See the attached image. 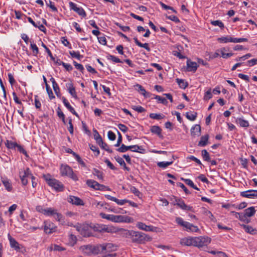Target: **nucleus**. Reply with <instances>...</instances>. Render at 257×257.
<instances>
[{"label": "nucleus", "instance_id": "nucleus-1", "mask_svg": "<svg viewBox=\"0 0 257 257\" xmlns=\"http://www.w3.org/2000/svg\"><path fill=\"white\" fill-rule=\"evenodd\" d=\"M43 178L47 184L57 191H62L64 189V186L59 181L51 178L50 174L43 175Z\"/></svg>", "mask_w": 257, "mask_h": 257}, {"label": "nucleus", "instance_id": "nucleus-2", "mask_svg": "<svg viewBox=\"0 0 257 257\" xmlns=\"http://www.w3.org/2000/svg\"><path fill=\"white\" fill-rule=\"evenodd\" d=\"M60 173L62 176H67L74 181L78 180L77 175L74 173L72 169L67 165H61Z\"/></svg>", "mask_w": 257, "mask_h": 257}, {"label": "nucleus", "instance_id": "nucleus-3", "mask_svg": "<svg viewBox=\"0 0 257 257\" xmlns=\"http://www.w3.org/2000/svg\"><path fill=\"white\" fill-rule=\"evenodd\" d=\"M176 222L179 225L185 228L187 231H190L195 232H198L200 231V229L197 226L194 225L189 222L184 221L183 219L180 217H177L176 218Z\"/></svg>", "mask_w": 257, "mask_h": 257}, {"label": "nucleus", "instance_id": "nucleus-4", "mask_svg": "<svg viewBox=\"0 0 257 257\" xmlns=\"http://www.w3.org/2000/svg\"><path fill=\"white\" fill-rule=\"evenodd\" d=\"M74 226L76 227V230L83 236L89 237L91 236V225L87 224H78Z\"/></svg>", "mask_w": 257, "mask_h": 257}, {"label": "nucleus", "instance_id": "nucleus-5", "mask_svg": "<svg viewBox=\"0 0 257 257\" xmlns=\"http://www.w3.org/2000/svg\"><path fill=\"white\" fill-rule=\"evenodd\" d=\"M210 238L207 236H199L193 237V246L201 247L210 243Z\"/></svg>", "mask_w": 257, "mask_h": 257}, {"label": "nucleus", "instance_id": "nucleus-6", "mask_svg": "<svg viewBox=\"0 0 257 257\" xmlns=\"http://www.w3.org/2000/svg\"><path fill=\"white\" fill-rule=\"evenodd\" d=\"M130 234L133 242L142 243L146 240V234L142 232L132 231Z\"/></svg>", "mask_w": 257, "mask_h": 257}, {"label": "nucleus", "instance_id": "nucleus-7", "mask_svg": "<svg viewBox=\"0 0 257 257\" xmlns=\"http://www.w3.org/2000/svg\"><path fill=\"white\" fill-rule=\"evenodd\" d=\"M132 220L130 217L111 214L109 220L114 222H131Z\"/></svg>", "mask_w": 257, "mask_h": 257}, {"label": "nucleus", "instance_id": "nucleus-8", "mask_svg": "<svg viewBox=\"0 0 257 257\" xmlns=\"http://www.w3.org/2000/svg\"><path fill=\"white\" fill-rule=\"evenodd\" d=\"M69 5L70 9L77 13L79 16L83 18L86 16V14L82 8L78 7L76 4L72 2H69Z\"/></svg>", "mask_w": 257, "mask_h": 257}, {"label": "nucleus", "instance_id": "nucleus-9", "mask_svg": "<svg viewBox=\"0 0 257 257\" xmlns=\"http://www.w3.org/2000/svg\"><path fill=\"white\" fill-rule=\"evenodd\" d=\"M44 231L46 233L51 234L56 231V226L52 222L46 221L44 222Z\"/></svg>", "mask_w": 257, "mask_h": 257}, {"label": "nucleus", "instance_id": "nucleus-10", "mask_svg": "<svg viewBox=\"0 0 257 257\" xmlns=\"http://www.w3.org/2000/svg\"><path fill=\"white\" fill-rule=\"evenodd\" d=\"M31 175L32 174L29 168L24 170L23 172L20 173V177L23 185H26L28 184V178H30Z\"/></svg>", "mask_w": 257, "mask_h": 257}, {"label": "nucleus", "instance_id": "nucleus-11", "mask_svg": "<svg viewBox=\"0 0 257 257\" xmlns=\"http://www.w3.org/2000/svg\"><path fill=\"white\" fill-rule=\"evenodd\" d=\"M173 197L174 198L176 202V204L180 208L184 210L194 212L193 207L192 206L186 205L183 200H182L181 199H178L174 196H173Z\"/></svg>", "mask_w": 257, "mask_h": 257}, {"label": "nucleus", "instance_id": "nucleus-12", "mask_svg": "<svg viewBox=\"0 0 257 257\" xmlns=\"http://www.w3.org/2000/svg\"><path fill=\"white\" fill-rule=\"evenodd\" d=\"M240 196L248 198H257V190H248L240 193Z\"/></svg>", "mask_w": 257, "mask_h": 257}, {"label": "nucleus", "instance_id": "nucleus-13", "mask_svg": "<svg viewBox=\"0 0 257 257\" xmlns=\"http://www.w3.org/2000/svg\"><path fill=\"white\" fill-rule=\"evenodd\" d=\"M68 202L76 205H84L83 201L78 197L74 196H69L67 198Z\"/></svg>", "mask_w": 257, "mask_h": 257}, {"label": "nucleus", "instance_id": "nucleus-14", "mask_svg": "<svg viewBox=\"0 0 257 257\" xmlns=\"http://www.w3.org/2000/svg\"><path fill=\"white\" fill-rule=\"evenodd\" d=\"M198 67L197 63L188 59L187 61V71L188 72H195Z\"/></svg>", "mask_w": 257, "mask_h": 257}, {"label": "nucleus", "instance_id": "nucleus-15", "mask_svg": "<svg viewBox=\"0 0 257 257\" xmlns=\"http://www.w3.org/2000/svg\"><path fill=\"white\" fill-rule=\"evenodd\" d=\"M229 50V48L222 47L218 49V51L220 52L221 56L224 59H227L233 55L232 53H227Z\"/></svg>", "mask_w": 257, "mask_h": 257}, {"label": "nucleus", "instance_id": "nucleus-16", "mask_svg": "<svg viewBox=\"0 0 257 257\" xmlns=\"http://www.w3.org/2000/svg\"><path fill=\"white\" fill-rule=\"evenodd\" d=\"M8 238L10 241L11 247L14 248L17 251L20 250L21 247L19 242L10 234L8 235Z\"/></svg>", "mask_w": 257, "mask_h": 257}, {"label": "nucleus", "instance_id": "nucleus-17", "mask_svg": "<svg viewBox=\"0 0 257 257\" xmlns=\"http://www.w3.org/2000/svg\"><path fill=\"white\" fill-rule=\"evenodd\" d=\"M62 100L63 101L64 105L65 106V107L74 115L76 116L77 117H78V113L75 111L73 107L70 104L69 102L68 101V100L66 99V98L64 96L62 97Z\"/></svg>", "mask_w": 257, "mask_h": 257}, {"label": "nucleus", "instance_id": "nucleus-18", "mask_svg": "<svg viewBox=\"0 0 257 257\" xmlns=\"http://www.w3.org/2000/svg\"><path fill=\"white\" fill-rule=\"evenodd\" d=\"M193 237H187L181 238L180 241V243L183 246H193Z\"/></svg>", "mask_w": 257, "mask_h": 257}, {"label": "nucleus", "instance_id": "nucleus-19", "mask_svg": "<svg viewBox=\"0 0 257 257\" xmlns=\"http://www.w3.org/2000/svg\"><path fill=\"white\" fill-rule=\"evenodd\" d=\"M92 249L93 246L90 245H83L80 247V249L82 251V252L84 254L88 255L92 254Z\"/></svg>", "mask_w": 257, "mask_h": 257}, {"label": "nucleus", "instance_id": "nucleus-20", "mask_svg": "<svg viewBox=\"0 0 257 257\" xmlns=\"http://www.w3.org/2000/svg\"><path fill=\"white\" fill-rule=\"evenodd\" d=\"M201 134V126L199 124H196L191 129V134L193 137L199 136Z\"/></svg>", "mask_w": 257, "mask_h": 257}, {"label": "nucleus", "instance_id": "nucleus-21", "mask_svg": "<svg viewBox=\"0 0 257 257\" xmlns=\"http://www.w3.org/2000/svg\"><path fill=\"white\" fill-rule=\"evenodd\" d=\"M150 131L151 133L156 134L159 137L162 138L163 136L162 135V129L160 126L158 125L152 126Z\"/></svg>", "mask_w": 257, "mask_h": 257}, {"label": "nucleus", "instance_id": "nucleus-22", "mask_svg": "<svg viewBox=\"0 0 257 257\" xmlns=\"http://www.w3.org/2000/svg\"><path fill=\"white\" fill-rule=\"evenodd\" d=\"M1 179L2 182L5 187L6 189L9 192L11 191L13 189V187L11 182H10V180L7 178L3 177H2Z\"/></svg>", "mask_w": 257, "mask_h": 257}, {"label": "nucleus", "instance_id": "nucleus-23", "mask_svg": "<svg viewBox=\"0 0 257 257\" xmlns=\"http://www.w3.org/2000/svg\"><path fill=\"white\" fill-rule=\"evenodd\" d=\"M92 251V254H105V251H103L102 244H98L96 246H93Z\"/></svg>", "mask_w": 257, "mask_h": 257}, {"label": "nucleus", "instance_id": "nucleus-24", "mask_svg": "<svg viewBox=\"0 0 257 257\" xmlns=\"http://www.w3.org/2000/svg\"><path fill=\"white\" fill-rule=\"evenodd\" d=\"M135 87H136V89H137L138 91L144 97H148L150 96L149 93H148L142 85L139 84H137L135 85Z\"/></svg>", "mask_w": 257, "mask_h": 257}, {"label": "nucleus", "instance_id": "nucleus-25", "mask_svg": "<svg viewBox=\"0 0 257 257\" xmlns=\"http://www.w3.org/2000/svg\"><path fill=\"white\" fill-rule=\"evenodd\" d=\"M137 226L140 229L145 230L147 231L153 230V226L147 225L146 224L139 222L137 224Z\"/></svg>", "mask_w": 257, "mask_h": 257}, {"label": "nucleus", "instance_id": "nucleus-26", "mask_svg": "<svg viewBox=\"0 0 257 257\" xmlns=\"http://www.w3.org/2000/svg\"><path fill=\"white\" fill-rule=\"evenodd\" d=\"M103 251H105V254L109 252L112 250H115V246L112 243H105L102 244Z\"/></svg>", "mask_w": 257, "mask_h": 257}, {"label": "nucleus", "instance_id": "nucleus-27", "mask_svg": "<svg viewBox=\"0 0 257 257\" xmlns=\"http://www.w3.org/2000/svg\"><path fill=\"white\" fill-rule=\"evenodd\" d=\"M66 87L68 88L69 92L70 94L74 98H77V94L75 91V87L73 86V85L72 82L67 83L66 84Z\"/></svg>", "mask_w": 257, "mask_h": 257}, {"label": "nucleus", "instance_id": "nucleus-28", "mask_svg": "<svg viewBox=\"0 0 257 257\" xmlns=\"http://www.w3.org/2000/svg\"><path fill=\"white\" fill-rule=\"evenodd\" d=\"M241 226L244 229L245 232L250 233V234H257V230L253 228L251 226L247 225H241Z\"/></svg>", "mask_w": 257, "mask_h": 257}, {"label": "nucleus", "instance_id": "nucleus-29", "mask_svg": "<svg viewBox=\"0 0 257 257\" xmlns=\"http://www.w3.org/2000/svg\"><path fill=\"white\" fill-rule=\"evenodd\" d=\"M255 213V210L254 207H250L244 210V215L245 217H250L252 216Z\"/></svg>", "mask_w": 257, "mask_h": 257}, {"label": "nucleus", "instance_id": "nucleus-30", "mask_svg": "<svg viewBox=\"0 0 257 257\" xmlns=\"http://www.w3.org/2000/svg\"><path fill=\"white\" fill-rule=\"evenodd\" d=\"M236 122L238 123L240 127H247L249 126V122L247 120L243 119L242 118H237Z\"/></svg>", "mask_w": 257, "mask_h": 257}, {"label": "nucleus", "instance_id": "nucleus-31", "mask_svg": "<svg viewBox=\"0 0 257 257\" xmlns=\"http://www.w3.org/2000/svg\"><path fill=\"white\" fill-rule=\"evenodd\" d=\"M209 139V135H206L201 137L200 140L199 142L198 146L204 147L207 145Z\"/></svg>", "mask_w": 257, "mask_h": 257}, {"label": "nucleus", "instance_id": "nucleus-32", "mask_svg": "<svg viewBox=\"0 0 257 257\" xmlns=\"http://www.w3.org/2000/svg\"><path fill=\"white\" fill-rule=\"evenodd\" d=\"M116 162L120 164V165L123 166L124 170L129 171L130 168L126 166V164L123 160V159L119 156L115 157V158Z\"/></svg>", "mask_w": 257, "mask_h": 257}, {"label": "nucleus", "instance_id": "nucleus-33", "mask_svg": "<svg viewBox=\"0 0 257 257\" xmlns=\"http://www.w3.org/2000/svg\"><path fill=\"white\" fill-rule=\"evenodd\" d=\"M217 41L220 43H227L228 42L232 43L233 38L229 36H227L225 37H222L220 38H218L217 39Z\"/></svg>", "mask_w": 257, "mask_h": 257}, {"label": "nucleus", "instance_id": "nucleus-34", "mask_svg": "<svg viewBox=\"0 0 257 257\" xmlns=\"http://www.w3.org/2000/svg\"><path fill=\"white\" fill-rule=\"evenodd\" d=\"M102 232L114 233L116 232V228L112 226L103 224Z\"/></svg>", "mask_w": 257, "mask_h": 257}, {"label": "nucleus", "instance_id": "nucleus-35", "mask_svg": "<svg viewBox=\"0 0 257 257\" xmlns=\"http://www.w3.org/2000/svg\"><path fill=\"white\" fill-rule=\"evenodd\" d=\"M149 117L151 118L156 119V120H161L165 117V116L162 113H151L149 114Z\"/></svg>", "mask_w": 257, "mask_h": 257}, {"label": "nucleus", "instance_id": "nucleus-36", "mask_svg": "<svg viewBox=\"0 0 257 257\" xmlns=\"http://www.w3.org/2000/svg\"><path fill=\"white\" fill-rule=\"evenodd\" d=\"M6 147L9 149H15L17 146V143L11 141L7 140L5 142Z\"/></svg>", "mask_w": 257, "mask_h": 257}, {"label": "nucleus", "instance_id": "nucleus-37", "mask_svg": "<svg viewBox=\"0 0 257 257\" xmlns=\"http://www.w3.org/2000/svg\"><path fill=\"white\" fill-rule=\"evenodd\" d=\"M98 183L97 182L93 180H87L86 181V184L87 186L95 190H96V188H97V185H98Z\"/></svg>", "mask_w": 257, "mask_h": 257}, {"label": "nucleus", "instance_id": "nucleus-38", "mask_svg": "<svg viewBox=\"0 0 257 257\" xmlns=\"http://www.w3.org/2000/svg\"><path fill=\"white\" fill-rule=\"evenodd\" d=\"M56 210L53 208H46L45 209L44 213L43 214L47 216H53L56 213Z\"/></svg>", "mask_w": 257, "mask_h": 257}, {"label": "nucleus", "instance_id": "nucleus-39", "mask_svg": "<svg viewBox=\"0 0 257 257\" xmlns=\"http://www.w3.org/2000/svg\"><path fill=\"white\" fill-rule=\"evenodd\" d=\"M173 163V161L169 162H159L157 163V166L161 168L165 169L168 166L172 165Z\"/></svg>", "mask_w": 257, "mask_h": 257}, {"label": "nucleus", "instance_id": "nucleus-40", "mask_svg": "<svg viewBox=\"0 0 257 257\" xmlns=\"http://www.w3.org/2000/svg\"><path fill=\"white\" fill-rule=\"evenodd\" d=\"M73 156L75 157L78 163L83 168H86V166L85 162L82 160L81 157L76 153H73Z\"/></svg>", "mask_w": 257, "mask_h": 257}, {"label": "nucleus", "instance_id": "nucleus-41", "mask_svg": "<svg viewBox=\"0 0 257 257\" xmlns=\"http://www.w3.org/2000/svg\"><path fill=\"white\" fill-rule=\"evenodd\" d=\"M176 82L181 88L185 89L188 86V83L184 80L182 79H176Z\"/></svg>", "mask_w": 257, "mask_h": 257}, {"label": "nucleus", "instance_id": "nucleus-42", "mask_svg": "<svg viewBox=\"0 0 257 257\" xmlns=\"http://www.w3.org/2000/svg\"><path fill=\"white\" fill-rule=\"evenodd\" d=\"M93 174L96 176H97V178L99 180H103V173L97 169L94 168L93 169Z\"/></svg>", "mask_w": 257, "mask_h": 257}, {"label": "nucleus", "instance_id": "nucleus-43", "mask_svg": "<svg viewBox=\"0 0 257 257\" xmlns=\"http://www.w3.org/2000/svg\"><path fill=\"white\" fill-rule=\"evenodd\" d=\"M130 190L135 195L138 196L140 198H141L142 194L137 188L134 186H131L130 188Z\"/></svg>", "mask_w": 257, "mask_h": 257}, {"label": "nucleus", "instance_id": "nucleus-44", "mask_svg": "<svg viewBox=\"0 0 257 257\" xmlns=\"http://www.w3.org/2000/svg\"><path fill=\"white\" fill-rule=\"evenodd\" d=\"M93 132L94 138L96 140L97 143L99 144L100 143H102V139L98 132L96 130H93Z\"/></svg>", "mask_w": 257, "mask_h": 257}, {"label": "nucleus", "instance_id": "nucleus-45", "mask_svg": "<svg viewBox=\"0 0 257 257\" xmlns=\"http://www.w3.org/2000/svg\"><path fill=\"white\" fill-rule=\"evenodd\" d=\"M103 224H93L91 225V229H92L95 231H98L100 232H102L103 230Z\"/></svg>", "mask_w": 257, "mask_h": 257}, {"label": "nucleus", "instance_id": "nucleus-46", "mask_svg": "<svg viewBox=\"0 0 257 257\" xmlns=\"http://www.w3.org/2000/svg\"><path fill=\"white\" fill-rule=\"evenodd\" d=\"M201 155L203 160L205 161L209 162L210 161V157L209 153L206 150H203L201 152Z\"/></svg>", "mask_w": 257, "mask_h": 257}, {"label": "nucleus", "instance_id": "nucleus-47", "mask_svg": "<svg viewBox=\"0 0 257 257\" xmlns=\"http://www.w3.org/2000/svg\"><path fill=\"white\" fill-rule=\"evenodd\" d=\"M69 54L72 57L77 58L78 60H80L83 58V56L80 54L79 52L72 51H69Z\"/></svg>", "mask_w": 257, "mask_h": 257}, {"label": "nucleus", "instance_id": "nucleus-48", "mask_svg": "<svg viewBox=\"0 0 257 257\" xmlns=\"http://www.w3.org/2000/svg\"><path fill=\"white\" fill-rule=\"evenodd\" d=\"M53 217L55 218L56 220H57L61 223H63L64 219L63 218V216L61 214L57 212V210H56V213L54 214Z\"/></svg>", "mask_w": 257, "mask_h": 257}, {"label": "nucleus", "instance_id": "nucleus-49", "mask_svg": "<svg viewBox=\"0 0 257 257\" xmlns=\"http://www.w3.org/2000/svg\"><path fill=\"white\" fill-rule=\"evenodd\" d=\"M129 150H131V146H126L124 144H122L120 148L116 149V151L120 153H124Z\"/></svg>", "mask_w": 257, "mask_h": 257}, {"label": "nucleus", "instance_id": "nucleus-50", "mask_svg": "<svg viewBox=\"0 0 257 257\" xmlns=\"http://www.w3.org/2000/svg\"><path fill=\"white\" fill-rule=\"evenodd\" d=\"M30 47L31 49L33 51V55L35 56H37L39 52L38 47L34 43H31L30 45Z\"/></svg>", "mask_w": 257, "mask_h": 257}, {"label": "nucleus", "instance_id": "nucleus-51", "mask_svg": "<svg viewBox=\"0 0 257 257\" xmlns=\"http://www.w3.org/2000/svg\"><path fill=\"white\" fill-rule=\"evenodd\" d=\"M232 213H235V217L236 218H239L240 220L243 221H247V222L248 221L247 220V219L246 218L244 214L238 213V212H235L234 211L232 212Z\"/></svg>", "mask_w": 257, "mask_h": 257}, {"label": "nucleus", "instance_id": "nucleus-52", "mask_svg": "<svg viewBox=\"0 0 257 257\" xmlns=\"http://www.w3.org/2000/svg\"><path fill=\"white\" fill-rule=\"evenodd\" d=\"M186 117L187 119L193 121L197 117V113H191L189 112H187L186 114Z\"/></svg>", "mask_w": 257, "mask_h": 257}, {"label": "nucleus", "instance_id": "nucleus-53", "mask_svg": "<svg viewBox=\"0 0 257 257\" xmlns=\"http://www.w3.org/2000/svg\"><path fill=\"white\" fill-rule=\"evenodd\" d=\"M107 59L109 60H111L112 61V62H114V63H121V61L117 57L113 56V55H109L107 56Z\"/></svg>", "mask_w": 257, "mask_h": 257}, {"label": "nucleus", "instance_id": "nucleus-54", "mask_svg": "<svg viewBox=\"0 0 257 257\" xmlns=\"http://www.w3.org/2000/svg\"><path fill=\"white\" fill-rule=\"evenodd\" d=\"M184 181H185V182L188 185L190 186V187H191L193 189H194L195 190H199V188L198 187H197L196 186H195L194 185V184L193 182V181L192 180H191L190 179H185Z\"/></svg>", "mask_w": 257, "mask_h": 257}, {"label": "nucleus", "instance_id": "nucleus-55", "mask_svg": "<svg viewBox=\"0 0 257 257\" xmlns=\"http://www.w3.org/2000/svg\"><path fill=\"white\" fill-rule=\"evenodd\" d=\"M46 90L49 95V98L52 99L55 98V96L53 95V92L50 86L48 84H46Z\"/></svg>", "mask_w": 257, "mask_h": 257}, {"label": "nucleus", "instance_id": "nucleus-56", "mask_svg": "<svg viewBox=\"0 0 257 257\" xmlns=\"http://www.w3.org/2000/svg\"><path fill=\"white\" fill-rule=\"evenodd\" d=\"M155 98L157 100L158 102L163 104H166L168 102L166 98L159 95H156Z\"/></svg>", "mask_w": 257, "mask_h": 257}, {"label": "nucleus", "instance_id": "nucleus-57", "mask_svg": "<svg viewBox=\"0 0 257 257\" xmlns=\"http://www.w3.org/2000/svg\"><path fill=\"white\" fill-rule=\"evenodd\" d=\"M132 108L134 110H135V111H136L139 113H142V112H145L146 111L145 109L141 106L133 105L132 106Z\"/></svg>", "mask_w": 257, "mask_h": 257}, {"label": "nucleus", "instance_id": "nucleus-58", "mask_svg": "<svg viewBox=\"0 0 257 257\" xmlns=\"http://www.w3.org/2000/svg\"><path fill=\"white\" fill-rule=\"evenodd\" d=\"M211 24L215 26H218L221 29L223 28L224 27L223 23L219 20L212 21Z\"/></svg>", "mask_w": 257, "mask_h": 257}, {"label": "nucleus", "instance_id": "nucleus-59", "mask_svg": "<svg viewBox=\"0 0 257 257\" xmlns=\"http://www.w3.org/2000/svg\"><path fill=\"white\" fill-rule=\"evenodd\" d=\"M16 148L20 153L23 154L26 157H28V155L27 151L23 148L22 146L17 144Z\"/></svg>", "mask_w": 257, "mask_h": 257}, {"label": "nucleus", "instance_id": "nucleus-60", "mask_svg": "<svg viewBox=\"0 0 257 257\" xmlns=\"http://www.w3.org/2000/svg\"><path fill=\"white\" fill-rule=\"evenodd\" d=\"M61 42L62 44L65 46L68 47L69 48L71 49V46L69 42L67 40L66 37H63L61 38Z\"/></svg>", "mask_w": 257, "mask_h": 257}, {"label": "nucleus", "instance_id": "nucleus-61", "mask_svg": "<svg viewBox=\"0 0 257 257\" xmlns=\"http://www.w3.org/2000/svg\"><path fill=\"white\" fill-rule=\"evenodd\" d=\"M46 5L48 7H50L53 12H57V9L55 6L54 3L53 2L49 1L48 3H46Z\"/></svg>", "mask_w": 257, "mask_h": 257}, {"label": "nucleus", "instance_id": "nucleus-62", "mask_svg": "<svg viewBox=\"0 0 257 257\" xmlns=\"http://www.w3.org/2000/svg\"><path fill=\"white\" fill-rule=\"evenodd\" d=\"M257 64V58L252 59L246 62V65L249 67L253 66Z\"/></svg>", "mask_w": 257, "mask_h": 257}, {"label": "nucleus", "instance_id": "nucleus-63", "mask_svg": "<svg viewBox=\"0 0 257 257\" xmlns=\"http://www.w3.org/2000/svg\"><path fill=\"white\" fill-rule=\"evenodd\" d=\"M73 63L75 67L77 69L79 70V71H80L82 72H83V71L84 70V67L82 64H79L75 61H73Z\"/></svg>", "mask_w": 257, "mask_h": 257}, {"label": "nucleus", "instance_id": "nucleus-64", "mask_svg": "<svg viewBox=\"0 0 257 257\" xmlns=\"http://www.w3.org/2000/svg\"><path fill=\"white\" fill-rule=\"evenodd\" d=\"M104 162L106 163V164L107 165V166L111 170H117V168L114 167V166L110 162V161L108 160V159H106L105 161H104Z\"/></svg>", "mask_w": 257, "mask_h": 257}]
</instances>
